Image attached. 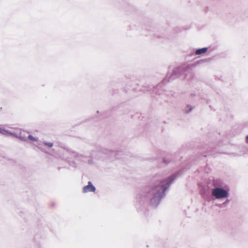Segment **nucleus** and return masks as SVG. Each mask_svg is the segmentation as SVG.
<instances>
[{
    "instance_id": "2",
    "label": "nucleus",
    "mask_w": 248,
    "mask_h": 248,
    "mask_svg": "<svg viewBox=\"0 0 248 248\" xmlns=\"http://www.w3.org/2000/svg\"><path fill=\"white\" fill-rule=\"evenodd\" d=\"M215 187L212 190V195L217 199H221L227 198L229 195L228 191L222 187L217 186L214 183Z\"/></svg>"
},
{
    "instance_id": "3",
    "label": "nucleus",
    "mask_w": 248,
    "mask_h": 248,
    "mask_svg": "<svg viewBox=\"0 0 248 248\" xmlns=\"http://www.w3.org/2000/svg\"><path fill=\"white\" fill-rule=\"evenodd\" d=\"M185 70L184 69V67L180 66L175 68L173 70L171 74L168 73L166 78L164 79L165 82H170V81L173 80L175 78L178 77L181 73L182 72H184Z\"/></svg>"
},
{
    "instance_id": "12",
    "label": "nucleus",
    "mask_w": 248,
    "mask_h": 248,
    "mask_svg": "<svg viewBox=\"0 0 248 248\" xmlns=\"http://www.w3.org/2000/svg\"><path fill=\"white\" fill-rule=\"evenodd\" d=\"M82 156V155H80V154H78L77 153L76 154V157L78 158V159H79L80 158V157Z\"/></svg>"
},
{
    "instance_id": "7",
    "label": "nucleus",
    "mask_w": 248,
    "mask_h": 248,
    "mask_svg": "<svg viewBox=\"0 0 248 248\" xmlns=\"http://www.w3.org/2000/svg\"><path fill=\"white\" fill-rule=\"evenodd\" d=\"M100 148L98 147H93L92 149L90 150V156L91 157H93L96 156V152L99 151Z\"/></svg>"
},
{
    "instance_id": "1",
    "label": "nucleus",
    "mask_w": 248,
    "mask_h": 248,
    "mask_svg": "<svg viewBox=\"0 0 248 248\" xmlns=\"http://www.w3.org/2000/svg\"><path fill=\"white\" fill-rule=\"evenodd\" d=\"M178 173H174L167 179H161L155 182L152 186L145 188L139 195L140 201L150 200L153 207H156L165 195V191L177 177Z\"/></svg>"
},
{
    "instance_id": "6",
    "label": "nucleus",
    "mask_w": 248,
    "mask_h": 248,
    "mask_svg": "<svg viewBox=\"0 0 248 248\" xmlns=\"http://www.w3.org/2000/svg\"><path fill=\"white\" fill-rule=\"evenodd\" d=\"M207 50H208V48L206 47H202L201 48H198V49H197L195 51V54L196 55H200L205 53L207 51Z\"/></svg>"
},
{
    "instance_id": "14",
    "label": "nucleus",
    "mask_w": 248,
    "mask_h": 248,
    "mask_svg": "<svg viewBox=\"0 0 248 248\" xmlns=\"http://www.w3.org/2000/svg\"><path fill=\"white\" fill-rule=\"evenodd\" d=\"M230 201L229 200H227L223 204H227Z\"/></svg>"
},
{
    "instance_id": "5",
    "label": "nucleus",
    "mask_w": 248,
    "mask_h": 248,
    "mask_svg": "<svg viewBox=\"0 0 248 248\" xmlns=\"http://www.w3.org/2000/svg\"><path fill=\"white\" fill-rule=\"evenodd\" d=\"M0 133L4 135L12 136L14 137L16 136V134L15 133H12L7 130H6L1 127H0Z\"/></svg>"
},
{
    "instance_id": "4",
    "label": "nucleus",
    "mask_w": 248,
    "mask_h": 248,
    "mask_svg": "<svg viewBox=\"0 0 248 248\" xmlns=\"http://www.w3.org/2000/svg\"><path fill=\"white\" fill-rule=\"evenodd\" d=\"M95 187L93 185L91 181H89L88 185L84 186L82 188V193H86L89 192H94L95 191Z\"/></svg>"
},
{
    "instance_id": "16",
    "label": "nucleus",
    "mask_w": 248,
    "mask_h": 248,
    "mask_svg": "<svg viewBox=\"0 0 248 248\" xmlns=\"http://www.w3.org/2000/svg\"><path fill=\"white\" fill-rule=\"evenodd\" d=\"M92 162V160H90L89 161V163H91V162Z\"/></svg>"
},
{
    "instance_id": "10",
    "label": "nucleus",
    "mask_w": 248,
    "mask_h": 248,
    "mask_svg": "<svg viewBox=\"0 0 248 248\" xmlns=\"http://www.w3.org/2000/svg\"><path fill=\"white\" fill-rule=\"evenodd\" d=\"M163 163H164L165 164H168L170 162V160L167 158H164L163 159Z\"/></svg>"
},
{
    "instance_id": "13",
    "label": "nucleus",
    "mask_w": 248,
    "mask_h": 248,
    "mask_svg": "<svg viewBox=\"0 0 248 248\" xmlns=\"http://www.w3.org/2000/svg\"><path fill=\"white\" fill-rule=\"evenodd\" d=\"M204 61H206V60H200L199 61H197L196 62V64H200L202 62H204Z\"/></svg>"
},
{
    "instance_id": "11",
    "label": "nucleus",
    "mask_w": 248,
    "mask_h": 248,
    "mask_svg": "<svg viewBox=\"0 0 248 248\" xmlns=\"http://www.w3.org/2000/svg\"><path fill=\"white\" fill-rule=\"evenodd\" d=\"M187 108H190L189 109H186V110H185L186 112V113H188L190 112L192 110V109H193L192 107H190V106H187Z\"/></svg>"
},
{
    "instance_id": "8",
    "label": "nucleus",
    "mask_w": 248,
    "mask_h": 248,
    "mask_svg": "<svg viewBox=\"0 0 248 248\" xmlns=\"http://www.w3.org/2000/svg\"><path fill=\"white\" fill-rule=\"evenodd\" d=\"M43 143L44 145L48 146V147H52L53 145V143L52 142H47L46 141H44Z\"/></svg>"
},
{
    "instance_id": "9",
    "label": "nucleus",
    "mask_w": 248,
    "mask_h": 248,
    "mask_svg": "<svg viewBox=\"0 0 248 248\" xmlns=\"http://www.w3.org/2000/svg\"><path fill=\"white\" fill-rule=\"evenodd\" d=\"M28 139L30 140H33V141H37V139L33 137L32 136L30 135L28 136Z\"/></svg>"
},
{
    "instance_id": "15",
    "label": "nucleus",
    "mask_w": 248,
    "mask_h": 248,
    "mask_svg": "<svg viewBox=\"0 0 248 248\" xmlns=\"http://www.w3.org/2000/svg\"><path fill=\"white\" fill-rule=\"evenodd\" d=\"M246 142L248 143V135H247L246 137Z\"/></svg>"
}]
</instances>
